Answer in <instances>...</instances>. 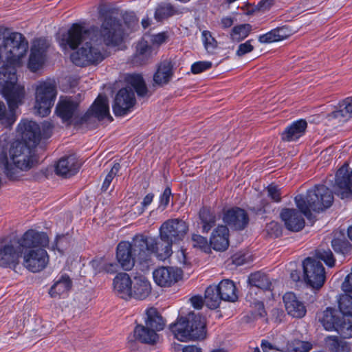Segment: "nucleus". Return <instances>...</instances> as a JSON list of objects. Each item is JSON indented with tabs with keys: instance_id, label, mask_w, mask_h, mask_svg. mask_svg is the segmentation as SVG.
Instances as JSON below:
<instances>
[{
	"instance_id": "nucleus-1",
	"label": "nucleus",
	"mask_w": 352,
	"mask_h": 352,
	"mask_svg": "<svg viewBox=\"0 0 352 352\" xmlns=\"http://www.w3.org/2000/svg\"><path fill=\"white\" fill-rule=\"evenodd\" d=\"M295 202L300 212L296 209L285 208L280 212V218L287 229L298 232L305 226L303 214L311 221L314 216L311 211L320 212L329 208L333 202L332 191L324 185H316L308 190L306 195H298Z\"/></svg>"
},
{
	"instance_id": "nucleus-2",
	"label": "nucleus",
	"mask_w": 352,
	"mask_h": 352,
	"mask_svg": "<svg viewBox=\"0 0 352 352\" xmlns=\"http://www.w3.org/2000/svg\"><path fill=\"white\" fill-rule=\"evenodd\" d=\"M91 32L84 26L74 23L67 33L63 34L59 44L64 50L67 47L74 50L82 43L83 45L73 52L70 58L74 64L80 67L97 65L106 57V50L99 42L96 41Z\"/></svg>"
},
{
	"instance_id": "nucleus-3",
	"label": "nucleus",
	"mask_w": 352,
	"mask_h": 352,
	"mask_svg": "<svg viewBox=\"0 0 352 352\" xmlns=\"http://www.w3.org/2000/svg\"><path fill=\"white\" fill-rule=\"evenodd\" d=\"M9 155L12 163L8 162L6 154L1 153L0 154V165L3 166L4 173L11 180L16 179L18 177L19 170H28L38 160L34 148L19 141L12 143L9 151Z\"/></svg>"
},
{
	"instance_id": "nucleus-4",
	"label": "nucleus",
	"mask_w": 352,
	"mask_h": 352,
	"mask_svg": "<svg viewBox=\"0 0 352 352\" xmlns=\"http://www.w3.org/2000/svg\"><path fill=\"white\" fill-rule=\"evenodd\" d=\"M206 319L199 313L189 312L186 316L178 317L170 325L174 337L181 342L203 340L206 336Z\"/></svg>"
},
{
	"instance_id": "nucleus-5",
	"label": "nucleus",
	"mask_w": 352,
	"mask_h": 352,
	"mask_svg": "<svg viewBox=\"0 0 352 352\" xmlns=\"http://www.w3.org/2000/svg\"><path fill=\"white\" fill-rule=\"evenodd\" d=\"M102 18L100 28L92 27L88 29L96 41H99L104 47H115L119 46L124 41V30L121 21L109 14L99 12Z\"/></svg>"
},
{
	"instance_id": "nucleus-6",
	"label": "nucleus",
	"mask_w": 352,
	"mask_h": 352,
	"mask_svg": "<svg viewBox=\"0 0 352 352\" xmlns=\"http://www.w3.org/2000/svg\"><path fill=\"white\" fill-rule=\"evenodd\" d=\"M173 243L166 241L162 239H157L152 236H146L142 234H138L135 243V248H139V254L146 262L151 259L153 254H155L160 260H165L173 253Z\"/></svg>"
},
{
	"instance_id": "nucleus-7",
	"label": "nucleus",
	"mask_w": 352,
	"mask_h": 352,
	"mask_svg": "<svg viewBox=\"0 0 352 352\" xmlns=\"http://www.w3.org/2000/svg\"><path fill=\"white\" fill-rule=\"evenodd\" d=\"M54 129L52 122L45 121L41 126L36 122L24 120L18 124V132L21 134L23 143L34 148L42 139L51 137Z\"/></svg>"
},
{
	"instance_id": "nucleus-8",
	"label": "nucleus",
	"mask_w": 352,
	"mask_h": 352,
	"mask_svg": "<svg viewBox=\"0 0 352 352\" xmlns=\"http://www.w3.org/2000/svg\"><path fill=\"white\" fill-rule=\"evenodd\" d=\"M80 111H55L58 118L67 125L78 126L87 124L89 127H96L98 123H109L113 120L109 111H86L83 116Z\"/></svg>"
},
{
	"instance_id": "nucleus-9",
	"label": "nucleus",
	"mask_w": 352,
	"mask_h": 352,
	"mask_svg": "<svg viewBox=\"0 0 352 352\" xmlns=\"http://www.w3.org/2000/svg\"><path fill=\"white\" fill-rule=\"evenodd\" d=\"M57 94L56 82L47 80L40 81L36 87L35 110H51Z\"/></svg>"
},
{
	"instance_id": "nucleus-10",
	"label": "nucleus",
	"mask_w": 352,
	"mask_h": 352,
	"mask_svg": "<svg viewBox=\"0 0 352 352\" xmlns=\"http://www.w3.org/2000/svg\"><path fill=\"white\" fill-rule=\"evenodd\" d=\"M136 239L137 235L133 238L131 242L121 241L117 246L116 258L124 270H131L136 261L140 263L146 262L145 258H142L139 254V251H136L139 248L134 246Z\"/></svg>"
},
{
	"instance_id": "nucleus-11",
	"label": "nucleus",
	"mask_w": 352,
	"mask_h": 352,
	"mask_svg": "<svg viewBox=\"0 0 352 352\" xmlns=\"http://www.w3.org/2000/svg\"><path fill=\"white\" fill-rule=\"evenodd\" d=\"M23 250L16 240L0 241V267L15 270L20 263Z\"/></svg>"
},
{
	"instance_id": "nucleus-12",
	"label": "nucleus",
	"mask_w": 352,
	"mask_h": 352,
	"mask_svg": "<svg viewBox=\"0 0 352 352\" xmlns=\"http://www.w3.org/2000/svg\"><path fill=\"white\" fill-rule=\"evenodd\" d=\"M305 279L314 289L321 288L326 280L324 267L316 259L308 257L302 263Z\"/></svg>"
},
{
	"instance_id": "nucleus-13",
	"label": "nucleus",
	"mask_w": 352,
	"mask_h": 352,
	"mask_svg": "<svg viewBox=\"0 0 352 352\" xmlns=\"http://www.w3.org/2000/svg\"><path fill=\"white\" fill-rule=\"evenodd\" d=\"M23 266L32 273L40 272L48 265L50 257L44 248L23 251Z\"/></svg>"
},
{
	"instance_id": "nucleus-14",
	"label": "nucleus",
	"mask_w": 352,
	"mask_h": 352,
	"mask_svg": "<svg viewBox=\"0 0 352 352\" xmlns=\"http://www.w3.org/2000/svg\"><path fill=\"white\" fill-rule=\"evenodd\" d=\"M188 230V224L179 219H168L160 228V236L166 241L173 243L182 241Z\"/></svg>"
},
{
	"instance_id": "nucleus-15",
	"label": "nucleus",
	"mask_w": 352,
	"mask_h": 352,
	"mask_svg": "<svg viewBox=\"0 0 352 352\" xmlns=\"http://www.w3.org/2000/svg\"><path fill=\"white\" fill-rule=\"evenodd\" d=\"M335 194L342 199H352V170L344 164L336 174Z\"/></svg>"
},
{
	"instance_id": "nucleus-16",
	"label": "nucleus",
	"mask_w": 352,
	"mask_h": 352,
	"mask_svg": "<svg viewBox=\"0 0 352 352\" xmlns=\"http://www.w3.org/2000/svg\"><path fill=\"white\" fill-rule=\"evenodd\" d=\"M16 241L23 250L44 248L49 244V237L45 232L32 229L26 231Z\"/></svg>"
},
{
	"instance_id": "nucleus-17",
	"label": "nucleus",
	"mask_w": 352,
	"mask_h": 352,
	"mask_svg": "<svg viewBox=\"0 0 352 352\" xmlns=\"http://www.w3.org/2000/svg\"><path fill=\"white\" fill-rule=\"evenodd\" d=\"M156 284L161 287H170L182 278V271L173 267H161L153 273Z\"/></svg>"
},
{
	"instance_id": "nucleus-18",
	"label": "nucleus",
	"mask_w": 352,
	"mask_h": 352,
	"mask_svg": "<svg viewBox=\"0 0 352 352\" xmlns=\"http://www.w3.org/2000/svg\"><path fill=\"white\" fill-rule=\"evenodd\" d=\"M157 53V50L148 44V41L142 39L135 46V51L131 58L133 65L140 66L146 64Z\"/></svg>"
},
{
	"instance_id": "nucleus-19",
	"label": "nucleus",
	"mask_w": 352,
	"mask_h": 352,
	"mask_svg": "<svg viewBox=\"0 0 352 352\" xmlns=\"http://www.w3.org/2000/svg\"><path fill=\"white\" fill-rule=\"evenodd\" d=\"M223 221L235 230H243L249 222L246 212L241 208H234L228 210L223 216Z\"/></svg>"
},
{
	"instance_id": "nucleus-20",
	"label": "nucleus",
	"mask_w": 352,
	"mask_h": 352,
	"mask_svg": "<svg viewBox=\"0 0 352 352\" xmlns=\"http://www.w3.org/2000/svg\"><path fill=\"white\" fill-rule=\"evenodd\" d=\"M151 292V285L144 276H135L133 280L130 299L142 300L146 299Z\"/></svg>"
},
{
	"instance_id": "nucleus-21",
	"label": "nucleus",
	"mask_w": 352,
	"mask_h": 352,
	"mask_svg": "<svg viewBox=\"0 0 352 352\" xmlns=\"http://www.w3.org/2000/svg\"><path fill=\"white\" fill-rule=\"evenodd\" d=\"M318 321L327 331H336L342 320L338 311L333 308L327 307L317 314Z\"/></svg>"
},
{
	"instance_id": "nucleus-22",
	"label": "nucleus",
	"mask_w": 352,
	"mask_h": 352,
	"mask_svg": "<svg viewBox=\"0 0 352 352\" xmlns=\"http://www.w3.org/2000/svg\"><path fill=\"white\" fill-rule=\"evenodd\" d=\"M283 302L288 314L300 318L306 314L304 304L300 301L293 292H287L283 296Z\"/></svg>"
},
{
	"instance_id": "nucleus-23",
	"label": "nucleus",
	"mask_w": 352,
	"mask_h": 352,
	"mask_svg": "<svg viewBox=\"0 0 352 352\" xmlns=\"http://www.w3.org/2000/svg\"><path fill=\"white\" fill-rule=\"evenodd\" d=\"M80 165L74 155L60 158L55 167L56 173L58 175L69 177L75 175L79 170Z\"/></svg>"
},
{
	"instance_id": "nucleus-24",
	"label": "nucleus",
	"mask_w": 352,
	"mask_h": 352,
	"mask_svg": "<svg viewBox=\"0 0 352 352\" xmlns=\"http://www.w3.org/2000/svg\"><path fill=\"white\" fill-rule=\"evenodd\" d=\"M133 280L126 273H119L113 279V288L116 294L121 298L130 299Z\"/></svg>"
},
{
	"instance_id": "nucleus-25",
	"label": "nucleus",
	"mask_w": 352,
	"mask_h": 352,
	"mask_svg": "<svg viewBox=\"0 0 352 352\" xmlns=\"http://www.w3.org/2000/svg\"><path fill=\"white\" fill-rule=\"evenodd\" d=\"M135 103L134 92L131 89L123 88L117 93L113 110H129Z\"/></svg>"
},
{
	"instance_id": "nucleus-26",
	"label": "nucleus",
	"mask_w": 352,
	"mask_h": 352,
	"mask_svg": "<svg viewBox=\"0 0 352 352\" xmlns=\"http://www.w3.org/2000/svg\"><path fill=\"white\" fill-rule=\"evenodd\" d=\"M210 245L217 251H224L229 246V230L226 226H219L210 237Z\"/></svg>"
},
{
	"instance_id": "nucleus-27",
	"label": "nucleus",
	"mask_w": 352,
	"mask_h": 352,
	"mask_svg": "<svg viewBox=\"0 0 352 352\" xmlns=\"http://www.w3.org/2000/svg\"><path fill=\"white\" fill-rule=\"evenodd\" d=\"M307 126V122L305 120L294 121L282 133L281 138L287 142L296 141L305 134Z\"/></svg>"
},
{
	"instance_id": "nucleus-28",
	"label": "nucleus",
	"mask_w": 352,
	"mask_h": 352,
	"mask_svg": "<svg viewBox=\"0 0 352 352\" xmlns=\"http://www.w3.org/2000/svg\"><path fill=\"white\" fill-rule=\"evenodd\" d=\"M72 281L69 276L62 274L55 280L54 283L50 287L49 294L52 298H58L67 294L72 288Z\"/></svg>"
},
{
	"instance_id": "nucleus-29",
	"label": "nucleus",
	"mask_w": 352,
	"mask_h": 352,
	"mask_svg": "<svg viewBox=\"0 0 352 352\" xmlns=\"http://www.w3.org/2000/svg\"><path fill=\"white\" fill-rule=\"evenodd\" d=\"M133 332L135 339L142 343L154 344L159 338L156 331L147 327L146 325H137Z\"/></svg>"
},
{
	"instance_id": "nucleus-30",
	"label": "nucleus",
	"mask_w": 352,
	"mask_h": 352,
	"mask_svg": "<svg viewBox=\"0 0 352 352\" xmlns=\"http://www.w3.org/2000/svg\"><path fill=\"white\" fill-rule=\"evenodd\" d=\"M216 286L223 300L228 302H235L237 300L236 288L232 280L228 279L223 280Z\"/></svg>"
},
{
	"instance_id": "nucleus-31",
	"label": "nucleus",
	"mask_w": 352,
	"mask_h": 352,
	"mask_svg": "<svg viewBox=\"0 0 352 352\" xmlns=\"http://www.w3.org/2000/svg\"><path fill=\"white\" fill-rule=\"evenodd\" d=\"M324 346L330 352H350L351 344L336 336H329L324 339Z\"/></svg>"
},
{
	"instance_id": "nucleus-32",
	"label": "nucleus",
	"mask_w": 352,
	"mask_h": 352,
	"mask_svg": "<svg viewBox=\"0 0 352 352\" xmlns=\"http://www.w3.org/2000/svg\"><path fill=\"white\" fill-rule=\"evenodd\" d=\"M172 76L173 65L170 61L164 60L159 65L154 74L153 80L156 84L163 85L168 82Z\"/></svg>"
},
{
	"instance_id": "nucleus-33",
	"label": "nucleus",
	"mask_w": 352,
	"mask_h": 352,
	"mask_svg": "<svg viewBox=\"0 0 352 352\" xmlns=\"http://www.w3.org/2000/svg\"><path fill=\"white\" fill-rule=\"evenodd\" d=\"M145 324L155 331H160L164 329V321L162 316L155 308L151 307L146 311Z\"/></svg>"
},
{
	"instance_id": "nucleus-34",
	"label": "nucleus",
	"mask_w": 352,
	"mask_h": 352,
	"mask_svg": "<svg viewBox=\"0 0 352 352\" xmlns=\"http://www.w3.org/2000/svg\"><path fill=\"white\" fill-rule=\"evenodd\" d=\"M126 80L135 90L139 97L145 98L151 95L152 92L148 89L142 76L140 74H131L126 78Z\"/></svg>"
},
{
	"instance_id": "nucleus-35",
	"label": "nucleus",
	"mask_w": 352,
	"mask_h": 352,
	"mask_svg": "<svg viewBox=\"0 0 352 352\" xmlns=\"http://www.w3.org/2000/svg\"><path fill=\"white\" fill-rule=\"evenodd\" d=\"M221 300L223 299L216 285H210L206 288L204 302L208 307L212 309H216L219 306Z\"/></svg>"
},
{
	"instance_id": "nucleus-36",
	"label": "nucleus",
	"mask_w": 352,
	"mask_h": 352,
	"mask_svg": "<svg viewBox=\"0 0 352 352\" xmlns=\"http://www.w3.org/2000/svg\"><path fill=\"white\" fill-rule=\"evenodd\" d=\"M80 102V94L73 96H61L55 110H76L79 107Z\"/></svg>"
},
{
	"instance_id": "nucleus-37",
	"label": "nucleus",
	"mask_w": 352,
	"mask_h": 352,
	"mask_svg": "<svg viewBox=\"0 0 352 352\" xmlns=\"http://www.w3.org/2000/svg\"><path fill=\"white\" fill-rule=\"evenodd\" d=\"M178 13V10L172 4L162 3L156 8L154 18L157 21H162Z\"/></svg>"
},
{
	"instance_id": "nucleus-38",
	"label": "nucleus",
	"mask_w": 352,
	"mask_h": 352,
	"mask_svg": "<svg viewBox=\"0 0 352 352\" xmlns=\"http://www.w3.org/2000/svg\"><path fill=\"white\" fill-rule=\"evenodd\" d=\"M248 283L251 287L263 290L270 289L272 285L270 278L260 272L251 274L248 278Z\"/></svg>"
},
{
	"instance_id": "nucleus-39",
	"label": "nucleus",
	"mask_w": 352,
	"mask_h": 352,
	"mask_svg": "<svg viewBox=\"0 0 352 352\" xmlns=\"http://www.w3.org/2000/svg\"><path fill=\"white\" fill-rule=\"evenodd\" d=\"M288 35L286 34L283 27L277 28L267 32L266 34L260 35L258 37V41L261 43H270L282 41Z\"/></svg>"
},
{
	"instance_id": "nucleus-40",
	"label": "nucleus",
	"mask_w": 352,
	"mask_h": 352,
	"mask_svg": "<svg viewBox=\"0 0 352 352\" xmlns=\"http://www.w3.org/2000/svg\"><path fill=\"white\" fill-rule=\"evenodd\" d=\"M251 31L252 25L249 23L235 25L230 32V40L234 43H239L247 38Z\"/></svg>"
},
{
	"instance_id": "nucleus-41",
	"label": "nucleus",
	"mask_w": 352,
	"mask_h": 352,
	"mask_svg": "<svg viewBox=\"0 0 352 352\" xmlns=\"http://www.w3.org/2000/svg\"><path fill=\"white\" fill-rule=\"evenodd\" d=\"M199 218L203 224L204 232H208L215 225L216 217L209 208H201L199 211Z\"/></svg>"
},
{
	"instance_id": "nucleus-42",
	"label": "nucleus",
	"mask_w": 352,
	"mask_h": 352,
	"mask_svg": "<svg viewBox=\"0 0 352 352\" xmlns=\"http://www.w3.org/2000/svg\"><path fill=\"white\" fill-rule=\"evenodd\" d=\"M336 331L344 338H352V317L342 316Z\"/></svg>"
},
{
	"instance_id": "nucleus-43",
	"label": "nucleus",
	"mask_w": 352,
	"mask_h": 352,
	"mask_svg": "<svg viewBox=\"0 0 352 352\" xmlns=\"http://www.w3.org/2000/svg\"><path fill=\"white\" fill-rule=\"evenodd\" d=\"M338 308L342 316L352 317V296L342 294L338 300Z\"/></svg>"
},
{
	"instance_id": "nucleus-44",
	"label": "nucleus",
	"mask_w": 352,
	"mask_h": 352,
	"mask_svg": "<svg viewBox=\"0 0 352 352\" xmlns=\"http://www.w3.org/2000/svg\"><path fill=\"white\" fill-rule=\"evenodd\" d=\"M202 40L204 47L208 53H214V50L217 47V41L212 36L211 32L208 30L202 32Z\"/></svg>"
},
{
	"instance_id": "nucleus-45",
	"label": "nucleus",
	"mask_w": 352,
	"mask_h": 352,
	"mask_svg": "<svg viewBox=\"0 0 352 352\" xmlns=\"http://www.w3.org/2000/svg\"><path fill=\"white\" fill-rule=\"evenodd\" d=\"M44 62V56H41V54H36L34 52L31 51L29 61L28 68L30 71L35 72L40 69Z\"/></svg>"
},
{
	"instance_id": "nucleus-46",
	"label": "nucleus",
	"mask_w": 352,
	"mask_h": 352,
	"mask_svg": "<svg viewBox=\"0 0 352 352\" xmlns=\"http://www.w3.org/2000/svg\"><path fill=\"white\" fill-rule=\"evenodd\" d=\"M316 256L317 258L323 261L325 264L332 267L335 264V258L330 250L318 249L316 250Z\"/></svg>"
},
{
	"instance_id": "nucleus-47",
	"label": "nucleus",
	"mask_w": 352,
	"mask_h": 352,
	"mask_svg": "<svg viewBox=\"0 0 352 352\" xmlns=\"http://www.w3.org/2000/svg\"><path fill=\"white\" fill-rule=\"evenodd\" d=\"M49 47V43L45 38H36L34 41L31 51L41 54L45 57V54Z\"/></svg>"
},
{
	"instance_id": "nucleus-48",
	"label": "nucleus",
	"mask_w": 352,
	"mask_h": 352,
	"mask_svg": "<svg viewBox=\"0 0 352 352\" xmlns=\"http://www.w3.org/2000/svg\"><path fill=\"white\" fill-rule=\"evenodd\" d=\"M15 111H0V124L6 127L11 126L16 121Z\"/></svg>"
},
{
	"instance_id": "nucleus-49",
	"label": "nucleus",
	"mask_w": 352,
	"mask_h": 352,
	"mask_svg": "<svg viewBox=\"0 0 352 352\" xmlns=\"http://www.w3.org/2000/svg\"><path fill=\"white\" fill-rule=\"evenodd\" d=\"M88 110H109V102L107 96L99 94Z\"/></svg>"
},
{
	"instance_id": "nucleus-50",
	"label": "nucleus",
	"mask_w": 352,
	"mask_h": 352,
	"mask_svg": "<svg viewBox=\"0 0 352 352\" xmlns=\"http://www.w3.org/2000/svg\"><path fill=\"white\" fill-rule=\"evenodd\" d=\"M261 347L263 352H287L286 351L276 346L267 340H262ZM253 352H261L258 347H256Z\"/></svg>"
},
{
	"instance_id": "nucleus-51",
	"label": "nucleus",
	"mask_w": 352,
	"mask_h": 352,
	"mask_svg": "<svg viewBox=\"0 0 352 352\" xmlns=\"http://www.w3.org/2000/svg\"><path fill=\"white\" fill-rule=\"evenodd\" d=\"M120 168V164H118V163L114 164V165L111 168L110 172L107 174V175L106 176V177L103 182V184L102 186V191H106L109 188L113 179L114 178V177L116 175V174L119 171Z\"/></svg>"
},
{
	"instance_id": "nucleus-52",
	"label": "nucleus",
	"mask_w": 352,
	"mask_h": 352,
	"mask_svg": "<svg viewBox=\"0 0 352 352\" xmlns=\"http://www.w3.org/2000/svg\"><path fill=\"white\" fill-rule=\"evenodd\" d=\"M267 196L274 202H280L281 201L280 189L278 186L273 184H270L267 188Z\"/></svg>"
},
{
	"instance_id": "nucleus-53",
	"label": "nucleus",
	"mask_w": 352,
	"mask_h": 352,
	"mask_svg": "<svg viewBox=\"0 0 352 352\" xmlns=\"http://www.w3.org/2000/svg\"><path fill=\"white\" fill-rule=\"evenodd\" d=\"M211 67L212 63L210 61H198L192 65L191 72L195 74H200L209 69Z\"/></svg>"
},
{
	"instance_id": "nucleus-54",
	"label": "nucleus",
	"mask_w": 352,
	"mask_h": 352,
	"mask_svg": "<svg viewBox=\"0 0 352 352\" xmlns=\"http://www.w3.org/2000/svg\"><path fill=\"white\" fill-rule=\"evenodd\" d=\"M252 40H248L243 43L239 45L238 50L236 52L237 56L241 57L248 53H250L254 50V46L251 44Z\"/></svg>"
},
{
	"instance_id": "nucleus-55",
	"label": "nucleus",
	"mask_w": 352,
	"mask_h": 352,
	"mask_svg": "<svg viewBox=\"0 0 352 352\" xmlns=\"http://www.w3.org/2000/svg\"><path fill=\"white\" fill-rule=\"evenodd\" d=\"M192 246L195 248H197L201 250H205L208 247L207 239L201 235L192 234Z\"/></svg>"
},
{
	"instance_id": "nucleus-56",
	"label": "nucleus",
	"mask_w": 352,
	"mask_h": 352,
	"mask_svg": "<svg viewBox=\"0 0 352 352\" xmlns=\"http://www.w3.org/2000/svg\"><path fill=\"white\" fill-rule=\"evenodd\" d=\"M170 195L171 189L170 187H166L160 197L159 208H162V210H164L168 205Z\"/></svg>"
},
{
	"instance_id": "nucleus-57",
	"label": "nucleus",
	"mask_w": 352,
	"mask_h": 352,
	"mask_svg": "<svg viewBox=\"0 0 352 352\" xmlns=\"http://www.w3.org/2000/svg\"><path fill=\"white\" fill-rule=\"evenodd\" d=\"M313 348V344L309 342L298 340L296 342L294 347V352H309Z\"/></svg>"
},
{
	"instance_id": "nucleus-58",
	"label": "nucleus",
	"mask_w": 352,
	"mask_h": 352,
	"mask_svg": "<svg viewBox=\"0 0 352 352\" xmlns=\"http://www.w3.org/2000/svg\"><path fill=\"white\" fill-rule=\"evenodd\" d=\"M168 38L166 32H160L157 34L153 35L151 38V41L153 48L155 47H158L160 45L165 43Z\"/></svg>"
},
{
	"instance_id": "nucleus-59",
	"label": "nucleus",
	"mask_w": 352,
	"mask_h": 352,
	"mask_svg": "<svg viewBox=\"0 0 352 352\" xmlns=\"http://www.w3.org/2000/svg\"><path fill=\"white\" fill-rule=\"evenodd\" d=\"M331 245L335 252L343 253L346 249L347 243L340 239H333L331 241Z\"/></svg>"
},
{
	"instance_id": "nucleus-60",
	"label": "nucleus",
	"mask_w": 352,
	"mask_h": 352,
	"mask_svg": "<svg viewBox=\"0 0 352 352\" xmlns=\"http://www.w3.org/2000/svg\"><path fill=\"white\" fill-rule=\"evenodd\" d=\"M119 265L116 263H106L101 265L99 271L102 270L109 274H114L118 271Z\"/></svg>"
},
{
	"instance_id": "nucleus-61",
	"label": "nucleus",
	"mask_w": 352,
	"mask_h": 352,
	"mask_svg": "<svg viewBox=\"0 0 352 352\" xmlns=\"http://www.w3.org/2000/svg\"><path fill=\"white\" fill-rule=\"evenodd\" d=\"M260 203V206H253L250 208V210L256 214H263L266 212L269 206L268 201L265 199H261Z\"/></svg>"
},
{
	"instance_id": "nucleus-62",
	"label": "nucleus",
	"mask_w": 352,
	"mask_h": 352,
	"mask_svg": "<svg viewBox=\"0 0 352 352\" xmlns=\"http://www.w3.org/2000/svg\"><path fill=\"white\" fill-rule=\"evenodd\" d=\"M339 110H352V96L347 97L338 103Z\"/></svg>"
},
{
	"instance_id": "nucleus-63",
	"label": "nucleus",
	"mask_w": 352,
	"mask_h": 352,
	"mask_svg": "<svg viewBox=\"0 0 352 352\" xmlns=\"http://www.w3.org/2000/svg\"><path fill=\"white\" fill-rule=\"evenodd\" d=\"M342 289L344 292H352V272L348 274L342 284Z\"/></svg>"
},
{
	"instance_id": "nucleus-64",
	"label": "nucleus",
	"mask_w": 352,
	"mask_h": 352,
	"mask_svg": "<svg viewBox=\"0 0 352 352\" xmlns=\"http://www.w3.org/2000/svg\"><path fill=\"white\" fill-rule=\"evenodd\" d=\"M274 3V0H261L257 5L258 10L265 12L268 10Z\"/></svg>"
}]
</instances>
